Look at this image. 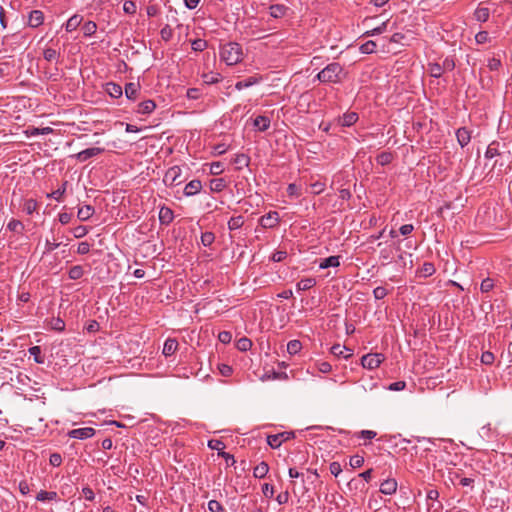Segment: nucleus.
<instances>
[{
  "mask_svg": "<svg viewBox=\"0 0 512 512\" xmlns=\"http://www.w3.org/2000/svg\"><path fill=\"white\" fill-rule=\"evenodd\" d=\"M208 510L210 512H225L223 505L217 500H210L208 502Z\"/></svg>",
  "mask_w": 512,
  "mask_h": 512,
  "instance_id": "nucleus-53",
  "label": "nucleus"
},
{
  "mask_svg": "<svg viewBox=\"0 0 512 512\" xmlns=\"http://www.w3.org/2000/svg\"><path fill=\"white\" fill-rule=\"evenodd\" d=\"M427 70L431 77L434 78H440L444 71L442 70V66L440 63L434 62V63H428Z\"/></svg>",
  "mask_w": 512,
  "mask_h": 512,
  "instance_id": "nucleus-33",
  "label": "nucleus"
},
{
  "mask_svg": "<svg viewBox=\"0 0 512 512\" xmlns=\"http://www.w3.org/2000/svg\"><path fill=\"white\" fill-rule=\"evenodd\" d=\"M202 189V183L198 179H194L186 184L183 193L185 196H194L198 194Z\"/></svg>",
  "mask_w": 512,
  "mask_h": 512,
  "instance_id": "nucleus-13",
  "label": "nucleus"
},
{
  "mask_svg": "<svg viewBox=\"0 0 512 512\" xmlns=\"http://www.w3.org/2000/svg\"><path fill=\"white\" fill-rule=\"evenodd\" d=\"M385 357L381 353H369L361 358V365L363 368L373 370L380 366Z\"/></svg>",
  "mask_w": 512,
  "mask_h": 512,
  "instance_id": "nucleus-6",
  "label": "nucleus"
},
{
  "mask_svg": "<svg viewBox=\"0 0 512 512\" xmlns=\"http://www.w3.org/2000/svg\"><path fill=\"white\" fill-rule=\"evenodd\" d=\"M209 186L212 192H221L226 187V181L224 178H213Z\"/></svg>",
  "mask_w": 512,
  "mask_h": 512,
  "instance_id": "nucleus-32",
  "label": "nucleus"
},
{
  "mask_svg": "<svg viewBox=\"0 0 512 512\" xmlns=\"http://www.w3.org/2000/svg\"><path fill=\"white\" fill-rule=\"evenodd\" d=\"M316 284L315 279L313 278H305L300 280L296 284L297 291H306L311 289Z\"/></svg>",
  "mask_w": 512,
  "mask_h": 512,
  "instance_id": "nucleus-36",
  "label": "nucleus"
},
{
  "mask_svg": "<svg viewBox=\"0 0 512 512\" xmlns=\"http://www.w3.org/2000/svg\"><path fill=\"white\" fill-rule=\"evenodd\" d=\"M36 499L38 501L57 500L58 499V494L55 491H44V490H41L37 494Z\"/></svg>",
  "mask_w": 512,
  "mask_h": 512,
  "instance_id": "nucleus-40",
  "label": "nucleus"
},
{
  "mask_svg": "<svg viewBox=\"0 0 512 512\" xmlns=\"http://www.w3.org/2000/svg\"><path fill=\"white\" fill-rule=\"evenodd\" d=\"M325 186H326L325 182H323L321 180H317L310 184V192L312 194L318 195L324 191Z\"/></svg>",
  "mask_w": 512,
  "mask_h": 512,
  "instance_id": "nucleus-46",
  "label": "nucleus"
},
{
  "mask_svg": "<svg viewBox=\"0 0 512 512\" xmlns=\"http://www.w3.org/2000/svg\"><path fill=\"white\" fill-rule=\"evenodd\" d=\"M44 15L40 10H32L28 16V25L32 28H36L43 23Z\"/></svg>",
  "mask_w": 512,
  "mask_h": 512,
  "instance_id": "nucleus-15",
  "label": "nucleus"
},
{
  "mask_svg": "<svg viewBox=\"0 0 512 512\" xmlns=\"http://www.w3.org/2000/svg\"><path fill=\"white\" fill-rule=\"evenodd\" d=\"M331 353L337 357H343L344 359H348L353 355V351L346 346H342L340 344H335L331 347Z\"/></svg>",
  "mask_w": 512,
  "mask_h": 512,
  "instance_id": "nucleus-16",
  "label": "nucleus"
},
{
  "mask_svg": "<svg viewBox=\"0 0 512 512\" xmlns=\"http://www.w3.org/2000/svg\"><path fill=\"white\" fill-rule=\"evenodd\" d=\"M295 437V433L293 431H284L277 434H272L267 436V444L272 449H278L283 442L291 440Z\"/></svg>",
  "mask_w": 512,
  "mask_h": 512,
  "instance_id": "nucleus-5",
  "label": "nucleus"
},
{
  "mask_svg": "<svg viewBox=\"0 0 512 512\" xmlns=\"http://www.w3.org/2000/svg\"><path fill=\"white\" fill-rule=\"evenodd\" d=\"M84 270L80 265H76L70 268L68 274L69 278L73 280L80 279L83 276Z\"/></svg>",
  "mask_w": 512,
  "mask_h": 512,
  "instance_id": "nucleus-47",
  "label": "nucleus"
},
{
  "mask_svg": "<svg viewBox=\"0 0 512 512\" xmlns=\"http://www.w3.org/2000/svg\"><path fill=\"white\" fill-rule=\"evenodd\" d=\"M287 194L291 198H298L301 195L300 188L296 184L291 183L287 187Z\"/></svg>",
  "mask_w": 512,
  "mask_h": 512,
  "instance_id": "nucleus-55",
  "label": "nucleus"
},
{
  "mask_svg": "<svg viewBox=\"0 0 512 512\" xmlns=\"http://www.w3.org/2000/svg\"><path fill=\"white\" fill-rule=\"evenodd\" d=\"M178 348V342L174 338H168L163 345L162 353L164 356H172Z\"/></svg>",
  "mask_w": 512,
  "mask_h": 512,
  "instance_id": "nucleus-18",
  "label": "nucleus"
},
{
  "mask_svg": "<svg viewBox=\"0 0 512 512\" xmlns=\"http://www.w3.org/2000/svg\"><path fill=\"white\" fill-rule=\"evenodd\" d=\"M358 114L356 112H346L340 119L341 125L344 127H350L355 124L358 120Z\"/></svg>",
  "mask_w": 512,
  "mask_h": 512,
  "instance_id": "nucleus-27",
  "label": "nucleus"
},
{
  "mask_svg": "<svg viewBox=\"0 0 512 512\" xmlns=\"http://www.w3.org/2000/svg\"><path fill=\"white\" fill-rule=\"evenodd\" d=\"M475 41L477 44H485L490 41L489 33L487 31H479L475 35Z\"/></svg>",
  "mask_w": 512,
  "mask_h": 512,
  "instance_id": "nucleus-59",
  "label": "nucleus"
},
{
  "mask_svg": "<svg viewBox=\"0 0 512 512\" xmlns=\"http://www.w3.org/2000/svg\"><path fill=\"white\" fill-rule=\"evenodd\" d=\"M388 295V290L385 287L378 286L373 290V296L376 300H381Z\"/></svg>",
  "mask_w": 512,
  "mask_h": 512,
  "instance_id": "nucleus-57",
  "label": "nucleus"
},
{
  "mask_svg": "<svg viewBox=\"0 0 512 512\" xmlns=\"http://www.w3.org/2000/svg\"><path fill=\"white\" fill-rule=\"evenodd\" d=\"M288 7L283 4H273L269 7L270 16L273 18H282L286 15Z\"/></svg>",
  "mask_w": 512,
  "mask_h": 512,
  "instance_id": "nucleus-19",
  "label": "nucleus"
},
{
  "mask_svg": "<svg viewBox=\"0 0 512 512\" xmlns=\"http://www.w3.org/2000/svg\"><path fill=\"white\" fill-rule=\"evenodd\" d=\"M487 66L491 71H497L501 68L502 63L500 59L493 57L488 60Z\"/></svg>",
  "mask_w": 512,
  "mask_h": 512,
  "instance_id": "nucleus-62",
  "label": "nucleus"
},
{
  "mask_svg": "<svg viewBox=\"0 0 512 512\" xmlns=\"http://www.w3.org/2000/svg\"><path fill=\"white\" fill-rule=\"evenodd\" d=\"M46 197L49 200L47 206H51L52 201L61 202L64 197V183L51 193H47Z\"/></svg>",
  "mask_w": 512,
  "mask_h": 512,
  "instance_id": "nucleus-20",
  "label": "nucleus"
},
{
  "mask_svg": "<svg viewBox=\"0 0 512 512\" xmlns=\"http://www.w3.org/2000/svg\"><path fill=\"white\" fill-rule=\"evenodd\" d=\"M498 146L499 143L497 141H493L492 143H490L485 151V158L492 159L495 156L500 155Z\"/></svg>",
  "mask_w": 512,
  "mask_h": 512,
  "instance_id": "nucleus-37",
  "label": "nucleus"
},
{
  "mask_svg": "<svg viewBox=\"0 0 512 512\" xmlns=\"http://www.w3.org/2000/svg\"><path fill=\"white\" fill-rule=\"evenodd\" d=\"M349 464L352 468H360L364 464V458L360 455L350 457Z\"/></svg>",
  "mask_w": 512,
  "mask_h": 512,
  "instance_id": "nucleus-58",
  "label": "nucleus"
},
{
  "mask_svg": "<svg viewBox=\"0 0 512 512\" xmlns=\"http://www.w3.org/2000/svg\"><path fill=\"white\" fill-rule=\"evenodd\" d=\"M207 48V41L204 39H195L192 42V49L197 52H201Z\"/></svg>",
  "mask_w": 512,
  "mask_h": 512,
  "instance_id": "nucleus-54",
  "label": "nucleus"
},
{
  "mask_svg": "<svg viewBox=\"0 0 512 512\" xmlns=\"http://www.w3.org/2000/svg\"><path fill=\"white\" fill-rule=\"evenodd\" d=\"M215 236L212 232H202L201 242L204 246H210L214 242Z\"/></svg>",
  "mask_w": 512,
  "mask_h": 512,
  "instance_id": "nucleus-56",
  "label": "nucleus"
},
{
  "mask_svg": "<svg viewBox=\"0 0 512 512\" xmlns=\"http://www.w3.org/2000/svg\"><path fill=\"white\" fill-rule=\"evenodd\" d=\"M174 219L173 211L168 207H162L159 211L160 224H170Z\"/></svg>",
  "mask_w": 512,
  "mask_h": 512,
  "instance_id": "nucleus-25",
  "label": "nucleus"
},
{
  "mask_svg": "<svg viewBox=\"0 0 512 512\" xmlns=\"http://www.w3.org/2000/svg\"><path fill=\"white\" fill-rule=\"evenodd\" d=\"M201 78L203 83L206 85L216 84L222 80V76L220 73L212 71L203 73Z\"/></svg>",
  "mask_w": 512,
  "mask_h": 512,
  "instance_id": "nucleus-22",
  "label": "nucleus"
},
{
  "mask_svg": "<svg viewBox=\"0 0 512 512\" xmlns=\"http://www.w3.org/2000/svg\"><path fill=\"white\" fill-rule=\"evenodd\" d=\"M494 287V281L493 279L491 278H485L482 280L481 282V285H480V290L481 292L483 293H488L489 291H491Z\"/></svg>",
  "mask_w": 512,
  "mask_h": 512,
  "instance_id": "nucleus-52",
  "label": "nucleus"
},
{
  "mask_svg": "<svg viewBox=\"0 0 512 512\" xmlns=\"http://www.w3.org/2000/svg\"><path fill=\"white\" fill-rule=\"evenodd\" d=\"M75 209H77L76 215L80 221L88 220L94 214L95 211L94 208L90 205H84L81 207H71L69 208V213L66 211V224L72 221L75 214Z\"/></svg>",
  "mask_w": 512,
  "mask_h": 512,
  "instance_id": "nucleus-4",
  "label": "nucleus"
},
{
  "mask_svg": "<svg viewBox=\"0 0 512 512\" xmlns=\"http://www.w3.org/2000/svg\"><path fill=\"white\" fill-rule=\"evenodd\" d=\"M242 56V47L237 42H229L221 47L220 57L229 66L239 63L242 60Z\"/></svg>",
  "mask_w": 512,
  "mask_h": 512,
  "instance_id": "nucleus-2",
  "label": "nucleus"
},
{
  "mask_svg": "<svg viewBox=\"0 0 512 512\" xmlns=\"http://www.w3.org/2000/svg\"><path fill=\"white\" fill-rule=\"evenodd\" d=\"M268 472H269V465L265 461H262L257 466L254 467L253 476L255 478L262 479L267 475Z\"/></svg>",
  "mask_w": 512,
  "mask_h": 512,
  "instance_id": "nucleus-29",
  "label": "nucleus"
},
{
  "mask_svg": "<svg viewBox=\"0 0 512 512\" xmlns=\"http://www.w3.org/2000/svg\"><path fill=\"white\" fill-rule=\"evenodd\" d=\"M259 80H260L259 78L254 77V76L248 77V78H246L244 80L238 81L235 84V88L237 90H242L244 88H248V87H251V86L257 84L259 82Z\"/></svg>",
  "mask_w": 512,
  "mask_h": 512,
  "instance_id": "nucleus-34",
  "label": "nucleus"
},
{
  "mask_svg": "<svg viewBox=\"0 0 512 512\" xmlns=\"http://www.w3.org/2000/svg\"><path fill=\"white\" fill-rule=\"evenodd\" d=\"M340 265V256H329L327 258H324L320 260L319 262V268L320 269H327V268H336Z\"/></svg>",
  "mask_w": 512,
  "mask_h": 512,
  "instance_id": "nucleus-21",
  "label": "nucleus"
},
{
  "mask_svg": "<svg viewBox=\"0 0 512 512\" xmlns=\"http://www.w3.org/2000/svg\"><path fill=\"white\" fill-rule=\"evenodd\" d=\"M347 78V72L339 62H331L316 75L323 84H341Z\"/></svg>",
  "mask_w": 512,
  "mask_h": 512,
  "instance_id": "nucleus-1",
  "label": "nucleus"
},
{
  "mask_svg": "<svg viewBox=\"0 0 512 512\" xmlns=\"http://www.w3.org/2000/svg\"><path fill=\"white\" fill-rule=\"evenodd\" d=\"M29 354L34 358V361L36 363L42 364L44 363L45 359L44 356L41 353V348L39 346H32L29 348Z\"/></svg>",
  "mask_w": 512,
  "mask_h": 512,
  "instance_id": "nucleus-39",
  "label": "nucleus"
},
{
  "mask_svg": "<svg viewBox=\"0 0 512 512\" xmlns=\"http://www.w3.org/2000/svg\"><path fill=\"white\" fill-rule=\"evenodd\" d=\"M123 10L127 14H134L136 12V4L134 1L127 0L123 4Z\"/></svg>",
  "mask_w": 512,
  "mask_h": 512,
  "instance_id": "nucleus-63",
  "label": "nucleus"
},
{
  "mask_svg": "<svg viewBox=\"0 0 512 512\" xmlns=\"http://www.w3.org/2000/svg\"><path fill=\"white\" fill-rule=\"evenodd\" d=\"M490 16V10L487 7L481 6V4L477 7V9L474 11V18L479 22H486L488 21Z\"/></svg>",
  "mask_w": 512,
  "mask_h": 512,
  "instance_id": "nucleus-28",
  "label": "nucleus"
},
{
  "mask_svg": "<svg viewBox=\"0 0 512 512\" xmlns=\"http://www.w3.org/2000/svg\"><path fill=\"white\" fill-rule=\"evenodd\" d=\"M329 470L332 475L337 477L342 472L341 464L337 461L331 462L329 465Z\"/></svg>",
  "mask_w": 512,
  "mask_h": 512,
  "instance_id": "nucleus-64",
  "label": "nucleus"
},
{
  "mask_svg": "<svg viewBox=\"0 0 512 512\" xmlns=\"http://www.w3.org/2000/svg\"><path fill=\"white\" fill-rule=\"evenodd\" d=\"M95 434V429L92 427H84L70 430L66 433L67 436L73 439L85 440L91 438Z\"/></svg>",
  "mask_w": 512,
  "mask_h": 512,
  "instance_id": "nucleus-9",
  "label": "nucleus"
},
{
  "mask_svg": "<svg viewBox=\"0 0 512 512\" xmlns=\"http://www.w3.org/2000/svg\"><path fill=\"white\" fill-rule=\"evenodd\" d=\"M315 368L319 372L324 373V374L329 373L332 370L331 364L329 362H326V361H317L315 363Z\"/></svg>",
  "mask_w": 512,
  "mask_h": 512,
  "instance_id": "nucleus-51",
  "label": "nucleus"
},
{
  "mask_svg": "<svg viewBox=\"0 0 512 512\" xmlns=\"http://www.w3.org/2000/svg\"><path fill=\"white\" fill-rule=\"evenodd\" d=\"M412 254L411 253H408V252H401L398 257H397V260H396V264L401 267V268H404L407 266V264L409 263L410 266H412Z\"/></svg>",
  "mask_w": 512,
  "mask_h": 512,
  "instance_id": "nucleus-31",
  "label": "nucleus"
},
{
  "mask_svg": "<svg viewBox=\"0 0 512 512\" xmlns=\"http://www.w3.org/2000/svg\"><path fill=\"white\" fill-rule=\"evenodd\" d=\"M376 48V42L373 40H368L360 46L359 50L363 54H372L376 51Z\"/></svg>",
  "mask_w": 512,
  "mask_h": 512,
  "instance_id": "nucleus-38",
  "label": "nucleus"
},
{
  "mask_svg": "<svg viewBox=\"0 0 512 512\" xmlns=\"http://www.w3.org/2000/svg\"><path fill=\"white\" fill-rule=\"evenodd\" d=\"M413 229L414 226H400L399 230H396L395 228L392 227L389 230L388 234H386L387 229L386 227H384L379 233L371 234L369 238L371 241H375L380 238H383L385 239V241H387L388 238H397L399 234L406 236L410 234L413 231Z\"/></svg>",
  "mask_w": 512,
  "mask_h": 512,
  "instance_id": "nucleus-3",
  "label": "nucleus"
},
{
  "mask_svg": "<svg viewBox=\"0 0 512 512\" xmlns=\"http://www.w3.org/2000/svg\"><path fill=\"white\" fill-rule=\"evenodd\" d=\"M270 118L264 115L257 116L254 119V126L260 131L264 132L270 127Z\"/></svg>",
  "mask_w": 512,
  "mask_h": 512,
  "instance_id": "nucleus-23",
  "label": "nucleus"
},
{
  "mask_svg": "<svg viewBox=\"0 0 512 512\" xmlns=\"http://www.w3.org/2000/svg\"><path fill=\"white\" fill-rule=\"evenodd\" d=\"M81 80V72L80 70L74 68L70 73V76H66V88H68L69 92L73 93V95H68L69 98L77 97V89L79 88Z\"/></svg>",
  "mask_w": 512,
  "mask_h": 512,
  "instance_id": "nucleus-7",
  "label": "nucleus"
},
{
  "mask_svg": "<svg viewBox=\"0 0 512 512\" xmlns=\"http://www.w3.org/2000/svg\"><path fill=\"white\" fill-rule=\"evenodd\" d=\"M105 151L104 148L100 147H92L87 148L81 152H78L76 154H71L70 157H75L77 160L84 162L94 156H97Z\"/></svg>",
  "mask_w": 512,
  "mask_h": 512,
  "instance_id": "nucleus-10",
  "label": "nucleus"
},
{
  "mask_svg": "<svg viewBox=\"0 0 512 512\" xmlns=\"http://www.w3.org/2000/svg\"><path fill=\"white\" fill-rule=\"evenodd\" d=\"M302 344L299 340H291L287 343V352L290 355H295L300 352Z\"/></svg>",
  "mask_w": 512,
  "mask_h": 512,
  "instance_id": "nucleus-43",
  "label": "nucleus"
},
{
  "mask_svg": "<svg viewBox=\"0 0 512 512\" xmlns=\"http://www.w3.org/2000/svg\"><path fill=\"white\" fill-rule=\"evenodd\" d=\"M208 447L212 450H217L219 452H223L222 450L225 448V444L221 440H210L208 442Z\"/></svg>",
  "mask_w": 512,
  "mask_h": 512,
  "instance_id": "nucleus-61",
  "label": "nucleus"
},
{
  "mask_svg": "<svg viewBox=\"0 0 512 512\" xmlns=\"http://www.w3.org/2000/svg\"><path fill=\"white\" fill-rule=\"evenodd\" d=\"M442 66V70L445 72V71H453L455 69V60L453 57H446L442 64H440Z\"/></svg>",
  "mask_w": 512,
  "mask_h": 512,
  "instance_id": "nucleus-50",
  "label": "nucleus"
},
{
  "mask_svg": "<svg viewBox=\"0 0 512 512\" xmlns=\"http://www.w3.org/2000/svg\"><path fill=\"white\" fill-rule=\"evenodd\" d=\"M156 107V103L153 100L148 99L138 104L136 112L139 114H151Z\"/></svg>",
  "mask_w": 512,
  "mask_h": 512,
  "instance_id": "nucleus-17",
  "label": "nucleus"
},
{
  "mask_svg": "<svg viewBox=\"0 0 512 512\" xmlns=\"http://www.w3.org/2000/svg\"><path fill=\"white\" fill-rule=\"evenodd\" d=\"M83 16L73 15L66 21V32H72L76 30L82 23Z\"/></svg>",
  "mask_w": 512,
  "mask_h": 512,
  "instance_id": "nucleus-26",
  "label": "nucleus"
},
{
  "mask_svg": "<svg viewBox=\"0 0 512 512\" xmlns=\"http://www.w3.org/2000/svg\"><path fill=\"white\" fill-rule=\"evenodd\" d=\"M239 351L246 352L252 347V341L247 337H242L236 342Z\"/></svg>",
  "mask_w": 512,
  "mask_h": 512,
  "instance_id": "nucleus-44",
  "label": "nucleus"
},
{
  "mask_svg": "<svg viewBox=\"0 0 512 512\" xmlns=\"http://www.w3.org/2000/svg\"><path fill=\"white\" fill-rule=\"evenodd\" d=\"M456 138L459 145L463 148L469 144L471 132L466 127H461L456 131Z\"/></svg>",
  "mask_w": 512,
  "mask_h": 512,
  "instance_id": "nucleus-14",
  "label": "nucleus"
},
{
  "mask_svg": "<svg viewBox=\"0 0 512 512\" xmlns=\"http://www.w3.org/2000/svg\"><path fill=\"white\" fill-rule=\"evenodd\" d=\"M106 91L112 98H119L123 94L122 87L113 82L107 83Z\"/></svg>",
  "mask_w": 512,
  "mask_h": 512,
  "instance_id": "nucleus-30",
  "label": "nucleus"
},
{
  "mask_svg": "<svg viewBox=\"0 0 512 512\" xmlns=\"http://www.w3.org/2000/svg\"><path fill=\"white\" fill-rule=\"evenodd\" d=\"M125 96L129 100H136L140 92V84L137 82L126 83L124 88Z\"/></svg>",
  "mask_w": 512,
  "mask_h": 512,
  "instance_id": "nucleus-12",
  "label": "nucleus"
},
{
  "mask_svg": "<svg viewBox=\"0 0 512 512\" xmlns=\"http://www.w3.org/2000/svg\"><path fill=\"white\" fill-rule=\"evenodd\" d=\"M233 162L238 165V169H241L242 167L249 165L250 157L244 153L237 154Z\"/></svg>",
  "mask_w": 512,
  "mask_h": 512,
  "instance_id": "nucleus-45",
  "label": "nucleus"
},
{
  "mask_svg": "<svg viewBox=\"0 0 512 512\" xmlns=\"http://www.w3.org/2000/svg\"><path fill=\"white\" fill-rule=\"evenodd\" d=\"M160 36L163 41L168 42L173 37V29L170 25L166 24L161 30H160Z\"/></svg>",
  "mask_w": 512,
  "mask_h": 512,
  "instance_id": "nucleus-48",
  "label": "nucleus"
},
{
  "mask_svg": "<svg viewBox=\"0 0 512 512\" xmlns=\"http://www.w3.org/2000/svg\"><path fill=\"white\" fill-rule=\"evenodd\" d=\"M387 25H388V21H385L381 25H379V26H377V27H375V28H373L371 30L366 31L362 36L363 37H370V36H375V35L382 34L383 32L386 31Z\"/></svg>",
  "mask_w": 512,
  "mask_h": 512,
  "instance_id": "nucleus-41",
  "label": "nucleus"
},
{
  "mask_svg": "<svg viewBox=\"0 0 512 512\" xmlns=\"http://www.w3.org/2000/svg\"><path fill=\"white\" fill-rule=\"evenodd\" d=\"M181 168L177 165L170 167L163 178V182L166 186H177L182 183L180 179L181 176Z\"/></svg>",
  "mask_w": 512,
  "mask_h": 512,
  "instance_id": "nucleus-8",
  "label": "nucleus"
},
{
  "mask_svg": "<svg viewBox=\"0 0 512 512\" xmlns=\"http://www.w3.org/2000/svg\"><path fill=\"white\" fill-rule=\"evenodd\" d=\"M36 208H37V202L33 199H28L24 202V205H23V211L30 215L32 214L34 211H36Z\"/></svg>",
  "mask_w": 512,
  "mask_h": 512,
  "instance_id": "nucleus-49",
  "label": "nucleus"
},
{
  "mask_svg": "<svg viewBox=\"0 0 512 512\" xmlns=\"http://www.w3.org/2000/svg\"><path fill=\"white\" fill-rule=\"evenodd\" d=\"M393 160V155L391 152H381L377 157H376V161L378 164H380L381 166H386L388 164H390Z\"/></svg>",
  "mask_w": 512,
  "mask_h": 512,
  "instance_id": "nucleus-42",
  "label": "nucleus"
},
{
  "mask_svg": "<svg viewBox=\"0 0 512 512\" xmlns=\"http://www.w3.org/2000/svg\"><path fill=\"white\" fill-rule=\"evenodd\" d=\"M436 269L433 263L425 262L417 271V275L422 278H427L435 273Z\"/></svg>",
  "mask_w": 512,
  "mask_h": 512,
  "instance_id": "nucleus-24",
  "label": "nucleus"
},
{
  "mask_svg": "<svg viewBox=\"0 0 512 512\" xmlns=\"http://www.w3.org/2000/svg\"><path fill=\"white\" fill-rule=\"evenodd\" d=\"M397 481L394 478H388L381 482L380 492L384 495H393L397 491Z\"/></svg>",
  "mask_w": 512,
  "mask_h": 512,
  "instance_id": "nucleus-11",
  "label": "nucleus"
},
{
  "mask_svg": "<svg viewBox=\"0 0 512 512\" xmlns=\"http://www.w3.org/2000/svg\"><path fill=\"white\" fill-rule=\"evenodd\" d=\"M59 56H60L59 52H57L53 48H47V49L44 50V58L47 61L51 62L53 60H56Z\"/></svg>",
  "mask_w": 512,
  "mask_h": 512,
  "instance_id": "nucleus-60",
  "label": "nucleus"
},
{
  "mask_svg": "<svg viewBox=\"0 0 512 512\" xmlns=\"http://www.w3.org/2000/svg\"><path fill=\"white\" fill-rule=\"evenodd\" d=\"M96 29H97V25L95 22L93 21H87L85 22L80 30L83 34V36L85 37H89V36H92L95 32H96Z\"/></svg>",
  "mask_w": 512,
  "mask_h": 512,
  "instance_id": "nucleus-35",
  "label": "nucleus"
}]
</instances>
